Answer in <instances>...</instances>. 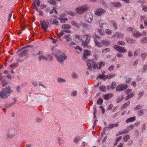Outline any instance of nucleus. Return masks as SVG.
Returning a JSON list of instances; mask_svg holds the SVG:
<instances>
[{"label":"nucleus","mask_w":147,"mask_h":147,"mask_svg":"<svg viewBox=\"0 0 147 147\" xmlns=\"http://www.w3.org/2000/svg\"><path fill=\"white\" fill-rule=\"evenodd\" d=\"M75 43L73 42H71L70 43H68L67 45L70 47H72L74 45H75Z\"/></svg>","instance_id":"obj_62"},{"label":"nucleus","mask_w":147,"mask_h":147,"mask_svg":"<svg viewBox=\"0 0 147 147\" xmlns=\"http://www.w3.org/2000/svg\"><path fill=\"white\" fill-rule=\"evenodd\" d=\"M114 75V74H112L111 75H109V76H105V77H106V79H110L111 78H112L113 77Z\"/></svg>","instance_id":"obj_54"},{"label":"nucleus","mask_w":147,"mask_h":147,"mask_svg":"<svg viewBox=\"0 0 147 147\" xmlns=\"http://www.w3.org/2000/svg\"><path fill=\"white\" fill-rule=\"evenodd\" d=\"M78 93V92L76 90H74L71 93V95L72 96H76Z\"/></svg>","instance_id":"obj_45"},{"label":"nucleus","mask_w":147,"mask_h":147,"mask_svg":"<svg viewBox=\"0 0 147 147\" xmlns=\"http://www.w3.org/2000/svg\"><path fill=\"white\" fill-rule=\"evenodd\" d=\"M105 12V10L104 9L102 8H98L95 11V14L98 16H101Z\"/></svg>","instance_id":"obj_8"},{"label":"nucleus","mask_w":147,"mask_h":147,"mask_svg":"<svg viewBox=\"0 0 147 147\" xmlns=\"http://www.w3.org/2000/svg\"><path fill=\"white\" fill-rule=\"evenodd\" d=\"M94 62L92 60H89V62H88L87 64V66L88 67V69L90 70L92 68V65L93 66V65H94Z\"/></svg>","instance_id":"obj_17"},{"label":"nucleus","mask_w":147,"mask_h":147,"mask_svg":"<svg viewBox=\"0 0 147 147\" xmlns=\"http://www.w3.org/2000/svg\"><path fill=\"white\" fill-rule=\"evenodd\" d=\"M129 130L128 128L127 127L124 130H123V131H121L120 133V134H125L127 133L129 131Z\"/></svg>","instance_id":"obj_33"},{"label":"nucleus","mask_w":147,"mask_h":147,"mask_svg":"<svg viewBox=\"0 0 147 147\" xmlns=\"http://www.w3.org/2000/svg\"><path fill=\"white\" fill-rule=\"evenodd\" d=\"M108 26L109 28L113 29H116L117 27V24L116 22H112L108 24Z\"/></svg>","instance_id":"obj_12"},{"label":"nucleus","mask_w":147,"mask_h":147,"mask_svg":"<svg viewBox=\"0 0 147 147\" xmlns=\"http://www.w3.org/2000/svg\"><path fill=\"white\" fill-rule=\"evenodd\" d=\"M105 32L108 35L111 34L112 33V31L109 29H106Z\"/></svg>","instance_id":"obj_40"},{"label":"nucleus","mask_w":147,"mask_h":147,"mask_svg":"<svg viewBox=\"0 0 147 147\" xmlns=\"http://www.w3.org/2000/svg\"><path fill=\"white\" fill-rule=\"evenodd\" d=\"M48 1L50 4L53 5H55V0H48Z\"/></svg>","instance_id":"obj_53"},{"label":"nucleus","mask_w":147,"mask_h":147,"mask_svg":"<svg viewBox=\"0 0 147 147\" xmlns=\"http://www.w3.org/2000/svg\"><path fill=\"white\" fill-rule=\"evenodd\" d=\"M117 44L121 45H123L125 42L123 41H119L117 42Z\"/></svg>","instance_id":"obj_55"},{"label":"nucleus","mask_w":147,"mask_h":147,"mask_svg":"<svg viewBox=\"0 0 147 147\" xmlns=\"http://www.w3.org/2000/svg\"><path fill=\"white\" fill-rule=\"evenodd\" d=\"M64 32H63L62 30L60 32L59 34H57V36L59 39H61L60 37L64 34Z\"/></svg>","instance_id":"obj_42"},{"label":"nucleus","mask_w":147,"mask_h":147,"mask_svg":"<svg viewBox=\"0 0 147 147\" xmlns=\"http://www.w3.org/2000/svg\"><path fill=\"white\" fill-rule=\"evenodd\" d=\"M57 19L60 20L61 23H65V22L67 21L68 19L67 18H61V17H57Z\"/></svg>","instance_id":"obj_21"},{"label":"nucleus","mask_w":147,"mask_h":147,"mask_svg":"<svg viewBox=\"0 0 147 147\" xmlns=\"http://www.w3.org/2000/svg\"><path fill=\"white\" fill-rule=\"evenodd\" d=\"M88 9L87 4L77 7L75 10L78 13L81 14Z\"/></svg>","instance_id":"obj_4"},{"label":"nucleus","mask_w":147,"mask_h":147,"mask_svg":"<svg viewBox=\"0 0 147 147\" xmlns=\"http://www.w3.org/2000/svg\"><path fill=\"white\" fill-rule=\"evenodd\" d=\"M123 35L119 32H117L112 36L113 38H122L123 37Z\"/></svg>","instance_id":"obj_15"},{"label":"nucleus","mask_w":147,"mask_h":147,"mask_svg":"<svg viewBox=\"0 0 147 147\" xmlns=\"http://www.w3.org/2000/svg\"><path fill=\"white\" fill-rule=\"evenodd\" d=\"M132 90L131 89H127L125 92L127 94H128L126 98V100H128L133 96L134 95V92H131Z\"/></svg>","instance_id":"obj_7"},{"label":"nucleus","mask_w":147,"mask_h":147,"mask_svg":"<svg viewBox=\"0 0 147 147\" xmlns=\"http://www.w3.org/2000/svg\"><path fill=\"white\" fill-rule=\"evenodd\" d=\"M75 49L76 52L78 53H80L82 51V48H80L79 46L75 47Z\"/></svg>","instance_id":"obj_27"},{"label":"nucleus","mask_w":147,"mask_h":147,"mask_svg":"<svg viewBox=\"0 0 147 147\" xmlns=\"http://www.w3.org/2000/svg\"><path fill=\"white\" fill-rule=\"evenodd\" d=\"M135 119V117H130L128 119H127L126 121L127 123H128L129 122H131L134 121Z\"/></svg>","instance_id":"obj_32"},{"label":"nucleus","mask_w":147,"mask_h":147,"mask_svg":"<svg viewBox=\"0 0 147 147\" xmlns=\"http://www.w3.org/2000/svg\"><path fill=\"white\" fill-rule=\"evenodd\" d=\"M83 38L85 40L82 41V46L86 49L90 48L91 46L89 43L90 38V36L87 34L84 35L83 36Z\"/></svg>","instance_id":"obj_2"},{"label":"nucleus","mask_w":147,"mask_h":147,"mask_svg":"<svg viewBox=\"0 0 147 147\" xmlns=\"http://www.w3.org/2000/svg\"><path fill=\"white\" fill-rule=\"evenodd\" d=\"M127 30L129 32H131L132 31L134 30V29L131 27H128L127 28Z\"/></svg>","instance_id":"obj_46"},{"label":"nucleus","mask_w":147,"mask_h":147,"mask_svg":"<svg viewBox=\"0 0 147 147\" xmlns=\"http://www.w3.org/2000/svg\"><path fill=\"white\" fill-rule=\"evenodd\" d=\"M53 12H55V13H57L56 9L54 7H53V9L52 10H50L49 11V13L50 14L52 13Z\"/></svg>","instance_id":"obj_50"},{"label":"nucleus","mask_w":147,"mask_h":147,"mask_svg":"<svg viewBox=\"0 0 147 147\" xmlns=\"http://www.w3.org/2000/svg\"><path fill=\"white\" fill-rule=\"evenodd\" d=\"M114 66L113 65H111L109 67L108 70L110 71H112L114 70Z\"/></svg>","instance_id":"obj_59"},{"label":"nucleus","mask_w":147,"mask_h":147,"mask_svg":"<svg viewBox=\"0 0 147 147\" xmlns=\"http://www.w3.org/2000/svg\"><path fill=\"white\" fill-rule=\"evenodd\" d=\"M41 27L42 28L45 30H46L47 29L48 26L47 24L46 21L44 20L40 22Z\"/></svg>","instance_id":"obj_13"},{"label":"nucleus","mask_w":147,"mask_h":147,"mask_svg":"<svg viewBox=\"0 0 147 147\" xmlns=\"http://www.w3.org/2000/svg\"><path fill=\"white\" fill-rule=\"evenodd\" d=\"M46 22L48 24H55L57 25L58 24V22L53 18H51L49 20H47Z\"/></svg>","instance_id":"obj_9"},{"label":"nucleus","mask_w":147,"mask_h":147,"mask_svg":"<svg viewBox=\"0 0 147 147\" xmlns=\"http://www.w3.org/2000/svg\"><path fill=\"white\" fill-rule=\"evenodd\" d=\"M12 90L9 86L6 87L3 91L0 92V97L3 99H5L9 96L10 94L12 92Z\"/></svg>","instance_id":"obj_1"},{"label":"nucleus","mask_w":147,"mask_h":147,"mask_svg":"<svg viewBox=\"0 0 147 147\" xmlns=\"http://www.w3.org/2000/svg\"><path fill=\"white\" fill-rule=\"evenodd\" d=\"M71 24L72 25H74L76 27H80V24H78L76 21H73L71 22Z\"/></svg>","instance_id":"obj_35"},{"label":"nucleus","mask_w":147,"mask_h":147,"mask_svg":"<svg viewBox=\"0 0 147 147\" xmlns=\"http://www.w3.org/2000/svg\"><path fill=\"white\" fill-rule=\"evenodd\" d=\"M130 139V136L129 135H127L123 138V140L124 141L127 142L129 141Z\"/></svg>","instance_id":"obj_29"},{"label":"nucleus","mask_w":147,"mask_h":147,"mask_svg":"<svg viewBox=\"0 0 147 147\" xmlns=\"http://www.w3.org/2000/svg\"><path fill=\"white\" fill-rule=\"evenodd\" d=\"M57 82L59 83H63L66 81V80L65 79L61 78H58L57 79Z\"/></svg>","instance_id":"obj_25"},{"label":"nucleus","mask_w":147,"mask_h":147,"mask_svg":"<svg viewBox=\"0 0 147 147\" xmlns=\"http://www.w3.org/2000/svg\"><path fill=\"white\" fill-rule=\"evenodd\" d=\"M71 28V27L70 25L67 24H64L62 26L63 29H68Z\"/></svg>","instance_id":"obj_31"},{"label":"nucleus","mask_w":147,"mask_h":147,"mask_svg":"<svg viewBox=\"0 0 147 147\" xmlns=\"http://www.w3.org/2000/svg\"><path fill=\"white\" fill-rule=\"evenodd\" d=\"M91 52L90 51L88 50H84V57L86 59V56H89L91 54Z\"/></svg>","instance_id":"obj_20"},{"label":"nucleus","mask_w":147,"mask_h":147,"mask_svg":"<svg viewBox=\"0 0 147 147\" xmlns=\"http://www.w3.org/2000/svg\"><path fill=\"white\" fill-rule=\"evenodd\" d=\"M98 31L101 34H103L104 32L103 30L100 29H98Z\"/></svg>","instance_id":"obj_64"},{"label":"nucleus","mask_w":147,"mask_h":147,"mask_svg":"<svg viewBox=\"0 0 147 147\" xmlns=\"http://www.w3.org/2000/svg\"><path fill=\"white\" fill-rule=\"evenodd\" d=\"M112 96V94H107L104 95L103 97L104 99L108 100Z\"/></svg>","instance_id":"obj_28"},{"label":"nucleus","mask_w":147,"mask_h":147,"mask_svg":"<svg viewBox=\"0 0 147 147\" xmlns=\"http://www.w3.org/2000/svg\"><path fill=\"white\" fill-rule=\"evenodd\" d=\"M14 134V130H13L12 132L9 131V132L7 134V136L9 138H11Z\"/></svg>","instance_id":"obj_26"},{"label":"nucleus","mask_w":147,"mask_h":147,"mask_svg":"<svg viewBox=\"0 0 147 147\" xmlns=\"http://www.w3.org/2000/svg\"><path fill=\"white\" fill-rule=\"evenodd\" d=\"M67 13L69 15L74 16L76 15V13L74 12H73L70 10H68L66 11Z\"/></svg>","instance_id":"obj_23"},{"label":"nucleus","mask_w":147,"mask_h":147,"mask_svg":"<svg viewBox=\"0 0 147 147\" xmlns=\"http://www.w3.org/2000/svg\"><path fill=\"white\" fill-rule=\"evenodd\" d=\"M135 126L134 125H131L129 126L127 128L129 130H130L134 128Z\"/></svg>","instance_id":"obj_58"},{"label":"nucleus","mask_w":147,"mask_h":147,"mask_svg":"<svg viewBox=\"0 0 147 147\" xmlns=\"http://www.w3.org/2000/svg\"><path fill=\"white\" fill-rule=\"evenodd\" d=\"M34 5H37L38 7L40 5V2L39 0H35L34 1Z\"/></svg>","instance_id":"obj_37"},{"label":"nucleus","mask_w":147,"mask_h":147,"mask_svg":"<svg viewBox=\"0 0 147 147\" xmlns=\"http://www.w3.org/2000/svg\"><path fill=\"white\" fill-rule=\"evenodd\" d=\"M51 56V55H40L39 56L38 59L39 61L44 60L47 61L48 58Z\"/></svg>","instance_id":"obj_11"},{"label":"nucleus","mask_w":147,"mask_h":147,"mask_svg":"<svg viewBox=\"0 0 147 147\" xmlns=\"http://www.w3.org/2000/svg\"><path fill=\"white\" fill-rule=\"evenodd\" d=\"M126 40L127 42L128 43L133 44L135 43L136 42V41L135 40L129 37H126Z\"/></svg>","instance_id":"obj_18"},{"label":"nucleus","mask_w":147,"mask_h":147,"mask_svg":"<svg viewBox=\"0 0 147 147\" xmlns=\"http://www.w3.org/2000/svg\"><path fill=\"white\" fill-rule=\"evenodd\" d=\"M141 42L143 44H145L147 43V37L145 36L141 40Z\"/></svg>","instance_id":"obj_34"},{"label":"nucleus","mask_w":147,"mask_h":147,"mask_svg":"<svg viewBox=\"0 0 147 147\" xmlns=\"http://www.w3.org/2000/svg\"><path fill=\"white\" fill-rule=\"evenodd\" d=\"M118 125V124L117 123L116 124H110L109 126V128H112L114 127H116Z\"/></svg>","instance_id":"obj_39"},{"label":"nucleus","mask_w":147,"mask_h":147,"mask_svg":"<svg viewBox=\"0 0 147 147\" xmlns=\"http://www.w3.org/2000/svg\"><path fill=\"white\" fill-rule=\"evenodd\" d=\"M44 53V51H39L38 53L36 55H33L34 57L37 55H42Z\"/></svg>","instance_id":"obj_47"},{"label":"nucleus","mask_w":147,"mask_h":147,"mask_svg":"<svg viewBox=\"0 0 147 147\" xmlns=\"http://www.w3.org/2000/svg\"><path fill=\"white\" fill-rule=\"evenodd\" d=\"M113 5L115 7H120L121 5L119 2H114L113 3Z\"/></svg>","instance_id":"obj_30"},{"label":"nucleus","mask_w":147,"mask_h":147,"mask_svg":"<svg viewBox=\"0 0 147 147\" xmlns=\"http://www.w3.org/2000/svg\"><path fill=\"white\" fill-rule=\"evenodd\" d=\"M128 85L127 84H119L116 88V91H121L125 90L128 88Z\"/></svg>","instance_id":"obj_6"},{"label":"nucleus","mask_w":147,"mask_h":147,"mask_svg":"<svg viewBox=\"0 0 147 147\" xmlns=\"http://www.w3.org/2000/svg\"><path fill=\"white\" fill-rule=\"evenodd\" d=\"M110 49L109 48H107L105 49H103L102 50V51L103 53H105L108 52H109Z\"/></svg>","instance_id":"obj_36"},{"label":"nucleus","mask_w":147,"mask_h":147,"mask_svg":"<svg viewBox=\"0 0 147 147\" xmlns=\"http://www.w3.org/2000/svg\"><path fill=\"white\" fill-rule=\"evenodd\" d=\"M94 42H95V44L98 47H101V44L99 42H98L97 40L95 39Z\"/></svg>","instance_id":"obj_44"},{"label":"nucleus","mask_w":147,"mask_h":147,"mask_svg":"<svg viewBox=\"0 0 147 147\" xmlns=\"http://www.w3.org/2000/svg\"><path fill=\"white\" fill-rule=\"evenodd\" d=\"M114 48L120 53H124L127 52V51L124 47H121L118 45H115L114 46Z\"/></svg>","instance_id":"obj_5"},{"label":"nucleus","mask_w":147,"mask_h":147,"mask_svg":"<svg viewBox=\"0 0 147 147\" xmlns=\"http://www.w3.org/2000/svg\"><path fill=\"white\" fill-rule=\"evenodd\" d=\"M116 86V84L114 82H113L111 84V87L112 88L114 89L115 88Z\"/></svg>","instance_id":"obj_56"},{"label":"nucleus","mask_w":147,"mask_h":147,"mask_svg":"<svg viewBox=\"0 0 147 147\" xmlns=\"http://www.w3.org/2000/svg\"><path fill=\"white\" fill-rule=\"evenodd\" d=\"M14 104L13 103H11L7 105H5V107L7 108H9L12 105H13Z\"/></svg>","instance_id":"obj_63"},{"label":"nucleus","mask_w":147,"mask_h":147,"mask_svg":"<svg viewBox=\"0 0 147 147\" xmlns=\"http://www.w3.org/2000/svg\"><path fill=\"white\" fill-rule=\"evenodd\" d=\"M141 19L142 22H143L144 24L146 26H147V17L145 16H142Z\"/></svg>","instance_id":"obj_19"},{"label":"nucleus","mask_w":147,"mask_h":147,"mask_svg":"<svg viewBox=\"0 0 147 147\" xmlns=\"http://www.w3.org/2000/svg\"><path fill=\"white\" fill-rule=\"evenodd\" d=\"M102 42L104 45H110L111 43L109 40L106 39L103 40L102 41Z\"/></svg>","instance_id":"obj_24"},{"label":"nucleus","mask_w":147,"mask_h":147,"mask_svg":"<svg viewBox=\"0 0 147 147\" xmlns=\"http://www.w3.org/2000/svg\"><path fill=\"white\" fill-rule=\"evenodd\" d=\"M105 64V63L102 62H99L96 64L94 63V65H93V68L94 69L97 68L100 69L102 67L104 66Z\"/></svg>","instance_id":"obj_10"},{"label":"nucleus","mask_w":147,"mask_h":147,"mask_svg":"<svg viewBox=\"0 0 147 147\" xmlns=\"http://www.w3.org/2000/svg\"><path fill=\"white\" fill-rule=\"evenodd\" d=\"M130 102L129 101H127L123 105V108H125L127 106H128Z\"/></svg>","instance_id":"obj_52"},{"label":"nucleus","mask_w":147,"mask_h":147,"mask_svg":"<svg viewBox=\"0 0 147 147\" xmlns=\"http://www.w3.org/2000/svg\"><path fill=\"white\" fill-rule=\"evenodd\" d=\"M144 92H140L138 94V98H140L143 95Z\"/></svg>","instance_id":"obj_61"},{"label":"nucleus","mask_w":147,"mask_h":147,"mask_svg":"<svg viewBox=\"0 0 147 147\" xmlns=\"http://www.w3.org/2000/svg\"><path fill=\"white\" fill-rule=\"evenodd\" d=\"M64 37L68 41H71V40L70 36L69 34L67 35H65Z\"/></svg>","instance_id":"obj_38"},{"label":"nucleus","mask_w":147,"mask_h":147,"mask_svg":"<svg viewBox=\"0 0 147 147\" xmlns=\"http://www.w3.org/2000/svg\"><path fill=\"white\" fill-rule=\"evenodd\" d=\"M140 53V51L139 50H136L135 51L134 53V55L135 56H136L138 55Z\"/></svg>","instance_id":"obj_60"},{"label":"nucleus","mask_w":147,"mask_h":147,"mask_svg":"<svg viewBox=\"0 0 147 147\" xmlns=\"http://www.w3.org/2000/svg\"><path fill=\"white\" fill-rule=\"evenodd\" d=\"M103 102V100L100 98L98 99L97 101V103L98 104L100 105Z\"/></svg>","instance_id":"obj_49"},{"label":"nucleus","mask_w":147,"mask_h":147,"mask_svg":"<svg viewBox=\"0 0 147 147\" xmlns=\"http://www.w3.org/2000/svg\"><path fill=\"white\" fill-rule=\"evenodd\" d=\"M147 69V66L146 65H144L143 66L142 69V71L143 72H145L146 70Z\"/></svg>","instance_id":"obj_51"},{"label":"nucleus","mask_w":147,"mask_h":147,"mask_svg":"<svg viewBox=\"0 0 147 147\" xmlns=\"http://www.w3.org/2000/svg\"><path fill=\"white\" fill-rule=\"evenodd\" d=\"M133 35L134 37L138 38L142 36V34L139 31H135L133 33Z\"/></svg>","instance_id":"obj_16"},{"label":"nucleus","mask_w":147,"mask_h":147,"mask_svg":"<svg viewBox=\"0 0 147 147\" xmlns=\"http://www.w3.org/2000/svg\"><path fill=\"white\" fill-rule=\"evenodd\" d=\"M57 60L60 63H63V62L66 59L67 57L65 54L60 53L59 54L56 55Z\"/></svg>","instance_id":"obj_3"},{"label":"nucleus","mask_w":147,"mask_h":147,"mask_svg":"<svg viewBox=\"0 0 147 147\" xmlns=\"http://www.w3.org/2000/svg\"><path fill=\"white\" fill-rule=\"evenodd\" d=\"M99 24L100 27H102L104 25L106 24V22L105 20H100L99 21Z\"/></svg>","instance_id":"obj_22"},{"label":"nucleus","mask_w":147,"mask_h":147,"mask_svg":"<svg viewBox=\"0 0 147 147\" xmlns=\"http://www.w3.org/2000/svg\"><path fill=\"white\" fill-rule=\"evenodd\" d=\"M117 56L119 58H121L123 57V55L121 53H119L117 54Z\"/></svg>","instance_id":"obj_57"},{"label":"nucleus","mask_w":147,"mask_h":147,"mask_svg":"<svg viewBox=\"0 0 147 147\" xmlns=\"http://www.w3.org/2000/svg\"><path fill=\"white\" fill-rule=\"evenodd\" d=\"M92 16L90 13H88L86 15V22L88 23L91 22L92 20Z\"/></svg>","instance_id":"obj_14"},{"label":"nucleus","mask_w":147,"mask_h":147,"mask_svg":"<svg viewBox=\"0 0 147 147\" xmlns=\"http://www.w3.org/2000/svg\"><path fill=\"white\" fill-rule=\"evenodd\" d=\"M80 140V137L79 136H76L74 139V141L75 143H77Z\"/></svg>","instance_id":"obj_43"},{"label":"nucleus","mask_w":147,"mask_h":147,"mask_svg":"<svg viewBox=\"0 0 147 147\" xmlns=\"http://www.w3.org/2000/svg\"><path fill=\"white\" fill-rule=\"evenodd\" d=\"M100 89L101 91L105 92L106 91V88L104 86H102L100 87Z\"/></svg>","instance_id":"obj_48"},{"label":"nucleus","mask_w":147,"mask_h":147,"mask_svg":"<svg viewBox=\"0 0 147 147\" xmlns=\"http://www.w3.org/2000/svg\"><path fill=\"white\" fill-rule=\"evenodd\" d=\"M2 85L3 86H5L8 84L7 81L5 80H2Z\"/></svg>","instance_id":"obj_41"}]
</instances>
